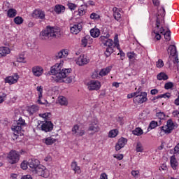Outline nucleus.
Wrapping results in <instances>:
<instances>
[{
	"label": "nucleus",
	"mask_w": 179,
	"mask_h": 179,
	"mask_svg": "<svg viewBox=\"0 0 179 179\" xmlns=\"http://www.w3.org/2000/svg\"><path fill=\"white\" fill-rule=\"evenodd\" d=\"M60 64H55L50 68V75H53V79L55 82H59L62 79H65L67 76H69V73L72 72L71 69H62L61 70Z\"/></svg>",
	"instance_id": "obj_1"
},
{
	"label": "nucleus",
	"mask_w": 179,
	"mask_h": 179,
	"mask_svg": "<svg viewBox=\"0 0 179 179\" xmlns=\"http://www.w3.org/2000/svg\"><path fill=\"white\" fill-rule=\"evenodd\" d=\"M157 124H158L157 122L152 120L150 123L148 130L149 131V129H155V128H156V127H157Z\"/></svg>",
	"instance_id": "obj_36"
},
{
	"label": "nucleus",
	"mask_w": 179,
	"mask_h": 179,
	"mask_svg": "<svg viewBox=\"0 0 179 179\" xmlns=\"http://www.w3.org/2000/svg\"><path fill=\"white\" fill-rule=\"evenodd\" d=\"M83 29L82 23L71 24L70 27L71 33H72V34H78V33L82 31Z\"/></svg>",
	"instance_id": "obj_9"
},
{
	"label": "nucleus",
	"mask_w": 179,
	"mask_h": 179,
	"mask_svg": "<svg viewBox=\"0 0 179 179\" xmlns=\"http://www.w3.org/2000/svg\"><path fill=\"white\" fill-rule=\"evenodd\" d=\"M133 135H136L137 136H141V135H143V130L141 129V127H137L134 130L132 131Z\"/></svg>",
	"instance_id": "obj_27"
},
{
	"label": "nucleus",
	"mask_w": 179,
	"mask_h": 179,
	"mask_svg": "<svg viewBox=\"0 0 179 179\" xmlns=\"http://www.w3.org/2000/svg\"><path fill=\"white\" fill-rule=\"evenodd\" d=\"M39 117H41L44 120H50L51 117V113H41L39 114Z\"/></svg>",
	"instance_id": "obj_40"
},
{
	"label": "nucleus",
	"mask_w": 179,
	"mask_h": 179,
	"mask_svg": "<svg viewBox=\"0 0 179 179\" xmlns=\"http://www.w3.org/2000/svg\"><path fill=\"white\" fill-rule=\"evenodd\" d=\"M59 103L61 106H68V101H66V98L64 96L59 97Z\"/></svg>",
	"instance_id": "obj_31"
},
{
	"label": "nucleus",
	"mask_w": 179,
	"mask_h": 179,
	"mask_svg": "<svg viewBox=\"0 0 179 179\" xmlns=\"http://www.w3.org/2000/svg\"><path fill=\"white\" fill-rule=\"evenodd\" d=\"M90 19H92L93 20H99V19H100V15L96 13H92L90 15Z\"/></svg>",
	"instance_id": "obj_42"
},
{
	"label": "nucleus",
	"mask_w": 179,
	"mask_h": 179,
	"mask_svg": "<svg viewBox=\"0 0 179 179\" xmlns=\"http://www.w3.org/2000/svg\"><path fill=\"white\" fill-rule=\"evenodd\" d=\"M173 57H175V58L173 60V62L175 66L177 68V69H178V63H179L178 55H176Z\"/></svg>",
	"instance_id": "obj_45"
},
{
	"label": "nucleus",
	"mask_w": 179,
	"mask_h": 179,
	"mask_svg": "<svg viewBox=\"0 0 179 179\" xmlns=\"http://www.w3.org/2000/svg\"><path fill=\"white\" fill-rule=\"evenodd\" d=\"M127 142H128V140H127V138H124L123 137L120 138L115 145V150L118 151L120 150V149H122V148H124V146L127 145Z\"/></svg>",
	"instance_id": "obj_13"
},
{
	"label": "nucleus",
	"mask_w": 179,
	"mask_h": 179,
	"mask_svg": "<svg viewBox=\"0 0 179 179\" xmlns=\"http://www.w3.org/2000/svg\"><path fill=\"white\" fill-rule=\"evenodd\" d=\"M65 10V6L61 5H56L55 7V12L56 13H61V12H64Z\"/></svg>",
	"instance_id": "obj_29"
},
{
	"label": "nucleus",
	"mask_w": 179,
	"mask_h": 179,
	"mask_svg": "<svg viewBox=\"0 0 179 179\" xmlns=\"http://www.w3.org/2000/svg\"><path fill=\"white\" fill-rule=\"evenodd\" d=\"M103 45H106L108 48H113V40L108 38L106 42L103 43Z\"/></svg>",
	"instance_id": "obj_41"
},
{
	"label": "nucleus",
	"mask_w": 179,
	"mask_h": 179,
	"mask_svg": "<svg viewBox=\"0 0 179 179\" xmlns=\"http://www.w3.org/2000/svg\"><path fill=\"white\" fill-rule=\"evenodd\" d=\"M32 173L35 176H41V177H44L45 178H47L50 176L48 169L40 164L36 166L35 169L32 170Z\"/></svg>",
	"instance_id": "obj_3"
},
{
	"label": "nucleus",
	"mask_w": 179,
	"mask_h": 179,
	"mask_svg": "<svg viewBox=\"0 0 179 179\" xmlns=\"http://www.w3.org/2000/svg\"><path fill=\"white\" fill-rule=\"evenodd\" d=\"M43 72H44V70L43 69V67L40 66H34L32 68V73L34 76H41V75H43Z\"/></svg>",
	"instance_id": "obj_15"
},
{
	"label": "nucleus",
	"mask_w": 179,
	"mask_h": 179,
	"mask_svg": "<svg viewBox=\"0 0 179 179\" xmlns=\"http://www.w3.org/2000/svg\"><path fill=\"white\" fill-rule=\"evenodd\" d=\"M87 40H89V35H86L82 40H81V44L83 47H86L87 45L88 42Z\"/></svg>",
	"instance_id": "obj_38"
},
{
	"label": "nucleus",
	"mask_w": 179,
	"mask_h": 179,
	"mask_svg": "<svg viewBox=\"0 0 179 179\" xmlns=\"http://www.w3.org/2000/svg\"><path fill=\"white\" fill-rule=\"evenodd\" d=\"M6 99V94H3L2 96H0V104L1 103H3Z\"/></svg>",
	"instance_id": "obj_60"
},
{
	"label": "nucleus",
	"mask_w": 179,
	"mask_h": 179,
	"mask_svg": "<svg viewBox=\"0 0 179 179\" xmlns=\"http://www.w3.org/2000/svg\"><path fill=\"white\" fill-rule=\"evenodd\" d=\"M157 78L158 80H167V79H169V76L165 73L162 72L157 76Z\"/></svg>",
	"instance_id": "obj_26"
},
{
	"label": "nucleus",
	"mask_w": 179,
	"mask_h": 179,
	"mask_svg": "<svg viewBox=\"0 0 179 179\" xmlns=\"http://www.w3.org/2000/svg\"><path fill=\"white\" fill-rule=\"evenodd\" d=\"M131 176H133V177H135V178H138V176H139V171H132Z\"/></svg>",
	"instance_id": "obj_56"
},
{
	"label": "nucleus",
	"mask_w": 179,
	"mask_h": 179,
	"mask_svg": "<svg viewBox=\"0 0 179 179\" xmlns=\"http://www.w3.org/2000/svg\"><path fill=\"white\" fill-rule=\"evenodd\" d=\"M127 57L130 61H135L136 59L137 55L134 52H127Z\"/></svg>",
	"instance_id": "obj_30"
},
{
	"label": "nucleus",
	"mask_w": 179,
	"mask_h": 179,
	"mask_svg": "<svg viewBox=\"0 0 179 179\" xmlns=\"http://www.w3.org/2000/svg\"><path fill=\"white\" fill-rule=\"evenodd\" d=\"M27 166H29L28 162H27L26 161H24L21 164V169H22V170H27Z\"/></svg>",
	"instance_id": "obj_54"
},
{
	"label": "nucleus",
	"mask_w": 179,
	"mask_h": 179,
	"mask_svg": "<svg viewBox=\"0 0 179 179\" xmlns=\"http://www.w3.org/2000/svg\"><path fill=\"white\" fill-rule=\"evenodd\" d=\"M53 129H54V124L50 121H45L41 125V130L44 131L45 132H50V131Z\"/></svg>",
	"instance_id": "obj_10"
},
{
	"label": "nucleus",
	"mask_w": 179,
	"mask_h": 179,
	"mask_svg": "<svg viewBox=\"0 0 179 179\" xmlns=\"http://www.w3.org/2000/svg\"><path fill=\"white\" fill-rule=\"evenodd\" d=\"M100 179H108L107 174H106L105 173H102L100 176Z\"/></svg>",
	"instance_id": "obj_64"
},
{
	"label": "nucleus",
	"mask_w": 179,
	"mask_h": 179,
	"mask_svg": "<svg viewBox=\"0 0 179 179\" xmlns=\"http://www.w3.org/2000/svg\"><path fill=\"white\" fill-rule=\"evenodd\" d=\"M161 99H170V93H165L164 94H160Z\"/></svg>",
	"instance_id": "obj_58"
},
{
	"label": "nucleus",
	"mask_w": 179,
	"mask_h": 179,
	"mask_svg": "<svg viewBox=\"0 0 179 179\" xmlns=\"http://www.w3.org/2000/svg\"><path fill=\"white\" fill-rule=\"evenodd\" d=\"M109 38H110V35L108 34H107L106 36H101L99 38V40L104 45Z\"/></svg>",
	"instance_id": "obj_37"
},
{
	"label": "nucleus",
	"mask_w": 179,
	"mask_h": 179,
	"mask_svg": "<svg viewBox=\"0 0 179 179\" xmlns=\"http://www.w3.org/2000/svg\"><path fill=\"white\" fill-rule=\"evenodd\" d=\"M40 164V161L36 159H30L28 160V166L31 168V171L35 170L37 166Z\"/></svg>",
	"instance_id": "obj_12"
},
{
	"label": "nucleus",
	"mask_w": 179,
	"mask_h": 179,
	"mask_svg": "<svg viewBox=\"0 0 179 179\" xmlns=\"http://www.w3.org/2000/svg\"><path fill=\"white\" fill-rule=\"evenodd\" d=\"M71 169L75 171V173L80 174V167L78 166V163L76 162H73L71 163Z\"/></svg>",
	"instance_id": "obj_24"
},
{
	"label": "nucleus",
	"mask_w": 179,
	"mask_h": 179,
	"mask_svg": "<svg viewBox=\"0 0 179 179\" xmlns=\"http://www.w3.org/2000/svg\"><path fill=\"white\" fill-rule=\"evenodd\" d=\"M136 150L138 152L142 153L143 152V146L141 142H138L136 146Z\"/></svg>",
	"instance_id": "obj_33"
},
{
	"label": "nucleus",
	"mask_w": 179,
	"mask_h": 179,
	"mask_svg": "<svg viewBox=\"0 0 179 179\" xmlns=\"http://www.w3.org/2000/svg\"><path fill=\"white\" fill-rule=\"evenodd\" d=\"M10 52V50L8 47L0 48V58L2 57H6Z\"/></svg>",
	"instance_id": "obj_19"
},
{
	"label": "nucleus",
	"mask_w": 179,
	"mask_h": 179,
	"mask_svg": "<svg viewBox=\"0 0 179 179\" xmlns=\"http://www.w3.org/2000/svg\"><path fill=\"white\" fill-rule=\"evenodd\" d=\"M164 36V38L165 40H166V41H170V40H171V32L170 31V30H167L166 31L165 33H164L163 34Z\"/></svg>",
	"instance_id": "obj_32"
},
{
	"label": "nucleus",
	"mask_w": 179,
	"mask_h": 179,
	"mask_svg": "<svg viewBox=\"0 0 179 179\" xmlns=\"http://www.w3.org/2000/svg\"><path fill=\"white\" fill-rule=\"evenodd\" d=\"M168 54H170L172 57H176V55H178L177 54V48L174 45H170L168 50H167Z\"/></svg>",
	"instance_id": "obj_16"
},
{
	"label": "nucleus",
	"mask_w": 179,
	"mask_h": 179,
	"mask_svg": "<svg viewBox=\"0 0 179 179\" xmlns=\"http://www.w3.org/2000/svg\"><path fill=\"white\" fill-rule=\"evenodd\" d=\"M164 19V17H163V15H161L160 13H158L157 15V22H156L157 29H159V27H160V24L163 23Z\"/></svg>",
	"instance_id": "obj_23"
},
{
	"label": "nucleus",
	"mask_w": 179,
	"mask_h": 179,
	"mask_svg": "<svg viewBox=\"0 0 179 179\" xmlns=\"http://www.w3.org/2000/svg\"><path fill=\"white\" fill-rule=\"evenodd\" d=\"M43 141L44 143H45V145H52L53 143H55V142L57 141V140H55V138L52 137H48L43 139Z\"/></svg>",
	"instance_id": "obj_25"
},
{
	"label": "nucleus",
	"mask_w": 179,
	"mask_h": 179,
	"mask_svg": "<svg viewBox=\"0 0 179 179\" xmlns=\"http://www.w3.org/2000/svg\"><path fill=\"white\" fill-rule=\"evenodd\" d=\"M174 152L176 153H179V143L174 148Z\"/></svg>",
	"instance_id": "obj_63"
},
{
	"label": "nucleus",
	"mask_w": 179,
	"mask_h": 179,
	"mask_svg": "<svg viewBox=\"0 0 179 179\" xmlns=\"http://www.w3.org/2000/svg\"><path fill=\"white\" fill-rule=\"evenodd\" d=\"M113 52H114V49H113V48H107L105 52V55L108 57L111 54H113Z\"/></svg>",
	"instance_id": "obj_39"
},
{
	"label": "nucleus",
	"mask_w": 179,
	"mask_h": 179,
	"mask_svg": "<svg viewBox=\"0 0 179 179\" xmlns=\"http://www.w3.org/2000/svg\"><path fill=\"white\" fill-rule=\"evenodd\" d=\"M157 68H163V66H164V63L163 62V60L162 59H159L157 63Z\"/></svg>",
	"instance_id": "obj_50"
},
{
	"label": "nucleus",
	"mask_w": 179,
	"mask_h": 179,
	"mask_svg": "<svg viewBox=\"0 0 179 179\" xmlns=\"http://www.w3.org/2000/svg\"><path fill=\"white\" fill-rule=\"evenodd\" d=\"M67 6H69V9H70L71 10H75V9H76V8H77V6H76V4L72 3H69L67 4Z\"/></svg>",
	"instance_id": "obj_51"
},
{
	"label": "nucleus",
	"mask_w": 179,
	"mask_h": 179,
	"mask_svg": "<svg viewBox=\"0 0 179 179\" xmlns=\"http://www.w3.org/2000/svg\"><path fill=\"white\" fill-rule=\"evenodd\" d=\"M62 33L59 28L48 26L40 33V37L41 40H53V38L61 37Z\"/></svg>",
	"instance_id": "obj_2"
},
{
	"label": "nucleus",
	"mask_w": 179,
	"mask_h": 179,
	"mask_svg": "<svg viewBox=\"0 0 179 179\" xmlns=\"http://www.w3.org/2000/svg\"><path fill=\"white\" fill-rule=\"evenodd\" d=\"M166 127L167 128L166 131L168 132V134H170V132L174 129V123L171 119L168 120Z\"/></svg>",
	"instance_id": "obj_20"
},
{
	"label": "nucleus",
	"mask_w": 179,
	"mask_h": 179,
	"mask_svg": "<svg viewBox=\"0 0 179 179\" xmlns=\"http://www.w3.org/2000/svg\"><path fill=\"white\" fill-rule=\"evenodd\" d=\"M89 90H99L101 87V84L99 80H90L87 83Z\"/></svg>",
	"instance_id": "obj_8"
},
{
	"label": "nucleus",
	"mask_w": 179,
	"mask_h": 179,
	"mask_svg": "<svg viewBox=\"0 0 179 179\" xmlns=\"http://www.w3.org/2000/svg\"><path fill=\"white\" fill-rule=\"evenodd\" d=\"M156 116L159 118V120H164L166 118V114L163 112H158L156 113Z\"/></svg>",
	"instance_id": "obj_43"
},
{
	"label": "nucleus",
	"mask_w": 179,
	"mask_h": 179,
	"mask_svg": "<svg viewBox=\"0 0 179 179\" xmlns=\"http://www.w3.org/2000/svg\"><path fill=\"white\" fill-rule=\"evenodd\" d=\"M26 125V121L23 120V118L20 117L19 120L16 122V123H14L11 127V129L14 131V132H16L17 134H19L22 131V127H24Z\"/></svg>",
	"instance_id": "obj_5"
},
{
	"label": "nucleus",
	"mask_w": 179,
	"mask_h": 179,
	"mask_svg": "<svg viewBox=\"0 0 179 179\" xmlns=\"http://www.w3.org/2000/svg\"><path fill=\"white\" fill-rule=\"evenodd\" d=\"M90 35L92 36V37H94V38L99 37V36H100V29L97 28L92 29L90 30Z\"/></svg>",
	"instance_id": "obj_22"
},
{
	"label": "nucleus",
	"mask_w": 179,
	"mask_h": 179,
	"mask_svg": "<svg viewBox=\"0 0 179 179\" xmlns=\"http://www.w3.org/2000/svg\"><path fill=\"white\" fill-rule=\"evenodd\" d=\"M111 69H113V66H111L101 69L99 72L100 76H106V75H108V73H110V72L111 71Z\"/></svg>",
	"instance_id": "obj_21"
},
{
	"label": "nucleus",
	"mask_w": 179,
	"mask_h": 179,
	"mask_svg": "<svg viewBox=\"0 0 179 179\" xmlns=\"http://www.w3.org/2000/svg\"><path fill=\"white\" fill-rule=\"evenodd\" d=\"M113 16L115 19V20H120V19H121V13H120L119 12H115V13H113Z\"/></svg>",
	"instance_id": "obj_53"
},
{
	"label": "nucleus",
	"mask_w": 179,
	"mask_h": 179,
	"mask_svg": "<svg viewBox=\"0 0 179 179\" xmlns=\"http://www.w3.org/2000/svg\"><path fill=\"white\" fill-rule=\"evenodd\" d=\"M8 159L10 164H15L19 162L20 155L16 150H11L8 155Z\"/></svg>",
	"instance_id": "obj_6"
},
{
	"label": "nucleus",
	"mask_w": 179,
	"mask_h": 179,
	"mask_svg": "<svg viewBox=\"0 0 179 179\" xmlns=\"http://www.w3.org/2000/svg\"><path fill=\"white\" fill-rule=\"evenodd\" d=\"M145 101H148V94L146 92H137V94L134 98L135 104H143Z\"/></svg>",
	"instance_id": "obj_4"
},
{
	"label": "nucleus",
	"mask_w": 179,
	"mask_h": 179,
	"mask_svg": "<svg viewBox=\"0 0 179 179\" xmlns=\"http://www.w3.org/2000/svg\"><path fill=\"white\" fill-rule=\"evenodd\" d=\"M118 43V35H115L114 37V44L115 46L117 47L118 50H120V44Z\"/></svg>",
	"instance_id": "obj_47"
},
{
	"label": "nucleus",
	"mask_w": 179,
	"mask_h": 179,
	"mask_svg": "<svg viewBox=\"0 0 179 179\" xmlns=\"http://www.w3.org/2000/svg\"><path fill=\"white\" fill-rule=\"evenodd\" d=\"M78 131H79V126L74 125V127L72 128L73 135H78Z\"/></svg>",
	"instance_id": "obj_48"
},
{
	"label": "nucleus",
	"mask_w": 179,
	"mask_h": 179,
	"mask_svg": "<svg viewBox=\"0 0 179 179\" xmlns=\"http://www.w3.org/2000/svg\"><path fill=\"white\" fill-rule=\"evenodd\" d=\"M171 166L173 170H177V167L178 166V162H177V159H176V156H171L170 159Z\"/></svg>",
	"instance_id": "obj_18"
},
{
	"label": "nucleus",
	"mask_w": 179,
	"mask_h": 179,
	"mask_svg": "<svg viewBox=\"0 0 179 179\" xmlns=\"http://www.w3.org/2000/svg\"><path fill=\"white\" fill-rule=\"evenodd\" d=\"M174 86V84L171 82L166 83L164 85V89L166 90H169V89H172V87Z\"/></svg>",
	"instance_id": "obj_46"
},
{
	"label": "nucleus",
	"mask_w": 179,
	"mask_h": 179,
	"mask_svg": "<svg viewBox=\"0 0 179 179\" xmlns=\"http://www.w3.org/2000/svg\"><path fill=\"white\" fill-rule=\"evenodd\" d=\"M136 94H138V92H134V93H131V94H129L127 95V98H128V99H132V97H134V98H135V96H136Z\"/></svg>",
	"instance_id": "obj_61"
},
{
	"label": "nucleus",
	"mask_w": 179,
	"mask_h": 179,
	"mask_svg": "<svg viewBox=\"0 0 179 179\" xmlns=\"http://www.w3.org/2000/svg\"><path fill=\"white\" fill-rule=\"evenodd\" d=\"M77 65L83 66V65H87L90 62V59L86 55H80L78 59H76Z\"/></svg>",
	"instance_id": "obj_7"
},
{
	"label": "nucleus",
	"mask_w": 179,
	"mask_h": 179,
	"mask_svg": "<svg viewBox=\"0 0 179 179\" xmlns=\"http://www.w3.org/2000/svg\"><path fill=\"white\" fill-rule=\"evenodd\" d=\"M33 15H34L36 17H38V19L43 20L45 18V13H44V11L41 10H35Z\"/></svg>",
	"instance_id": "obj_17"
},
{
	"label": "nucleus",
	"mask_w": 179,
	"mask_h": 179,
	"mask_svg": "<svg viewBox=\"0 0 179 179\" xmlns=\"http://www.w3.org/2000/svg\"><path fill=\"white\" fill-rule=\"evenodd\" d=\"M7 15L8 17H15L17 15V11L15 9L10 8L8 10Z\"/></svg>",
	"instance_id": "obj_28"
},
{
	"label": "nucleus",
	"mask_w": 179,
	"mask_h": 179,
	"mask_svg": "<svg viewBox=\"0 0 179 179\" xmlns=\"http://www.w3.org/2000/svg\"><path fill=\"white\" fill-rule=\"evenodd\" d=\"M36 90L39 92L38 99H41L43 97V87L41 86L37 87Z\"/></svg>",
	"instance_id": "obj_49"
},
{
	"label": "nucleus",
	"mask_w": 179,
	"mask_h": 179,
	"mask_svg": "<svg viewBox=\"0 0 179 179\" xmlns=\"http://www.w3.org/2000/svg\"><path fill=\"white\" fill-rule=\"evenodd\" d=\"M14 22L15 24H22L23 23V18L20 16L15 17L14 18Z\"/></svg>",
	"instance_id": "obj_35"
},
{
	"label": "nucleus",
	"mask_w": 179,
	"mask_h": 179,
	"mask_svg": "<svg viewBox=\"0 0 179 179\" xmlns=\"http://www.w3.org/2000/svg\"><path fill=\"white\" fill-rule=\"evenodd\" d=\"M113 157H115V159H117V160H122V159H124V155L122 154H119L114 155Z\"/></svg>",
	"instance_id": "obj_55"
},
{
	"label": "nucleus",
	"mask_w": 179,
	"mask_h": 179,
	"mask_svg": "<svg viewBox=\"0 0 179 179\" xmlns=\"http://www.w3.org/2000/svg\"><path fill=\"white\" fill-rule=\"evenodd\" d=\"M62 55V50H60L59 52L55 55L54 59H61V58H64Z\"/></svg>",
	"instance_id": "obj_44"
},
{
	"label": "nucleus",
	"mask_w": 179,
	"mask_h": 179,
	"mask_svg": "<svg viewBox=\"0 0 179 179\" xmlns=\"http://www.w3.org/2000/svg\"><path fill=\"white\" fill-rule=\"evenodd\" d=\"M19 80V75L17 73L14 74L13 76H8L5 78V83H9V85H13L17 83Z\"/></svg>",
	"instance_id": "obj_11"
},
{
	"label": "nucleus",
	"mask_w": 179,
	"mask_h": 179,
	"mask_svg": "<svg viewBox=\"0 0 179 179\" xmlns=\"http://www.w3.org/2000/svg\"><path fill=\"white\" fill-rule=\"evenodd\" d=\"M109 138H115L118 135V130L117 129H113L110 130L109 131Z\"/></svg>",
	"instance_id": "obj_34"
},
{
	"label": "nucleus",
	"mask_w": 179,
	"mask_h": 179,
	"mask_svg": "<svg viewBox=\"0 0 179 179\" xmlns=\"http://www.w3.org/2000/svg\"><path fill=\"white\" fill-rule=\"evenodd\" d=\"M21 179H33V178H31V176H30V175H26V176H22V177L21 178Z\"/></svg>",
	"instance_id": "obj_62"
},
{
	"label": "nucleus",
	"mask_w": 179,
	"mask_h": 179,
	"mask_svg": "<svg viewBox=\"0 0 179 179\" xmlns=\"http://www.w3.org/2000/svg\"><path fill=\"white\" fill-rule=\"evenodd\" d=\"M152 36H155L156 40H160L162 38V36L157 31H154Z\"/></svg>",
	"instance_id": "obj_52"
},
{
	"label": "nucleus",
	"mask_w": 179,
	"mask_h": 179,
	"mask_svg": "<svg viewBox=\"0 0 179 179\" xmlns=\"http://www.w3.org/2000/svg\"><path fill=\"white\" fill-rule=\"evenodd\" d=\"M88 131H92V132H99V131H100V127H99L98 122H92L89 125Z\"/></svg>",
	"instance_id": "obj_14"
},
{
	"label": "nucleus",
	"mask_w": 179,
	"mask_h": 179,
	"mask_svg": "<svg viewBox=\"0 0 179 179\" xmlns=\"http://www.w3.org/2000/svg\"><path fill=\"white\" fill-rule=\"evenodd\" d=\"M62 57H63V58H66V57H68V54H69V52H68V50H62Z\"/></svg>",
	"instance_id": "obj_57"
},
{
	"label": "nucleus",
	"mask_w": 179,
	"mask_h": 179,
	"mask_svg": "<svg viewBox=\"0 0 179 179\" xmlns=\"http://www.w3.org/2000/svg\"><path fill=\"white\" fill-rule=\"evenodd\" d=\"M78 13L80 16H83L86 13V10H83L82 8L78 9Z\"/></svg>",
	"instance_id": "obj_59"
}]
</instances>
